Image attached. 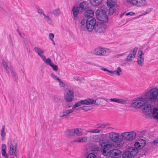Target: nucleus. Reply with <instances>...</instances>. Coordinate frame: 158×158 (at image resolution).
Returning a JSON list of instances; mask_svg holds the SVG:
<instances>
[{
	"label": "nucleus",
	"mask_w": 158,
	"mask_h": 158,
	"mask_svg": "<svg viewBox=\"0 0 158 158\" xmlns=\"http://www.w3.org/2000/svg\"><path fill=\"white\" fill-rule=\"evenodd\" d=\"M135 14V13L132 12H130L127 13L126 14V15L127 16L129 15H134Z\"/></svg>",
	"instance_id": "obj_52"
},
{
	"label": "nucleus",
	"mask_w": 158,
	"mask_h": 158,
	"mask_svg": "<svg viewBox=\"0 0 158 158\" xmlns=\"http://www.w3.org/2000/svg\"><path fill=\"white\" fill-rule=\"evenodd\" d=\"M106 10L107 9H101L97 10L96 12V15L97 19L103 22H107L108 20L107 15L106 13Z\"/></svg>",
	"instance_id": "obj_4"
},
{
	"label": "nucleus",
	"mask_w": 158,
	"mask_h": 158,
	"mask_svg": "<svg viewBox=\"0 0 158 158\" xmlns=\"http://www.w3.org/2000/svg\"><path fill=\"white\" fill-rule=\"evenodd\" d=\"M94 15V11L92 10H87L84 13V15L88 18H94L93 17Z\"/></svg>",
	"instance_id": "obj_26"
},
{
	"label": "nucleus",
	"mask_w": 158,
	"mask_h": 158,
	"mask_svg": "<svg viewBox=\"0 0 158 158\" xmlns=\"http://www.w3.org/2000/svg\"><path fill=\"white\" fill-rule=\"evenodd\" d=\"M120 136L119 133L114 132H111L109 135L110 140L114 143V146L119 148L122 147L124 143L123 138Z\"/></svg>",
	"instance_id": "obj_2"
},
{
	"label": "nucleus",
	"mask_w": 158,
	"mask_h": 158,
	"mask_svg": "<svg viewBox=\"0 0 158 158\" xmlns=\"http://www.w3.org/2000/svg\"><path fill=\"white\" fill-rule=\"evenodd\" d=\"M38 12L41 15H43V16H45V14H44V13L43 10H42V9H39L38 10Z\"/></svg>",
	"instance_id": "obj_47"
},
{
	"label": "nucleus",
	"mask_w": 158,
	"mask_h": 158,
	"mask_svg": "<svg viewBox=\"0 0 158 158\" xmlns=\"http://www.w3.org/2000/svg\"><path fill=\"white\" fill-rule=\"evenodd\" d=\"M143 109L144 111L146 112L147 113L146 114L148 115L150 114H152V109L151 108V105L149 104H147L144 106L143 107Z\"/></svg>",
	"instance_id": "obj_25"
},
{
	"label": "nucleus",
	"mask_w": 158,
	"mask_h": 158,
	"mask_svg": "<svg viewBox=\"0 0 158 158\" xmlns=\"http://www.w3.org/2000/svg\"><path fill=\"white\" fill-rule=\"evenodd\" d=\"M145 145H144V144H141L139 143H137V142L135 143V146H137V148L138 149H140L143 148Z\"/></svg>",
	"instance_id": "obj_41"
},
{
	"label": "nucleus",
	"mask_w": 158,
	"mask_h": 158,
	"mask_svg": "<svg viewBox=\"0 0 158 158\" xmlns=\"http://www.w3.org/2000/svg\"><path fill=\"white\" fill-rule=\"evenodd\" d=\"M5 68L7 73H9V72H10L11 70L10 69V67H8V66H7V68L5 67Z\"/></svg>",
	"instance_id": "obj_53"
},
{
	"label": "nucleus",
	"mask_w": 158,
	"mask_h": 158,
	"mask_svg": "<svg viewBox=\"0 0 158 158\" xmlns=\"http://www.w3.org/2000/svg\"><path fill=\"white\" fill-rule=\"evenodd\" d=\"M152 10V8H148L145 11L146 12V13L148 14L151 12Z\"/></svg>",
	"instance_id": "obj_49"
},
{
	"label": "nucleus",
	"mask_w": 158,
	"mask_h": 158,
	"mask_svg": "<svg viewBox=\"0 0 158 158\" xmlns=\"http://www.w3.org/2000/svg\"><path fill=\"white\" fill-rule=\"evenodd\" d=\"M72 106V105H67L65 106L66 108H68L71 107Z\"/></svg>",
	"instance_id": "obj_57"
},
{
	"label": "nucleus",
	"mask_w": 158,
	"mask_h": 158,
	"mask_svg": "<svg viewBox=\"0 0 158 158\" xmlns=\"http://www.w3.org/2000/svg\"><path fill=\"white\" fill-rule=\"evenodd\" d=\"M94 53L96 55L101 56H105L107 55L106 49L103 48H97L94 50Z\"/></svg>",
	"instance_id": "obj_13"
},
{
	"label": "nucleus",
	"mask_w": 158,
	"mask_h": 158,
	"mask_svg": "<svg viewBox=\"0 0 158 158\" xmlns=\"http://www.w3.org/2000/svg\"><path fill=\"white\" fill-rule=\"evenodd\" d=\"M52 99H54L56 102H58L60 100L58 97L55 96L52 97Z\"/></svg>",
	"instance_id": "obj_50"
},
{
	"label": "nucleus",
	"mask_w": 158,
	"mask_h": 158,
	"mask_svg": "<svg viewBox=\"0 0 158 158\" xmlns=\"http://www.w3.org/2000/svg\"><path fill=\"white\" fill-rule=\"evenodd\" d=\"M124 55V53H122V54H118V55H117V56H123Z\"/></svg>",
	"instance_id": "obj_61"
},
{
	"label": "nucleus",
	"mask_w": 158,
	"mask_h": 158,
	"mask_svg": "<svg viewBox=\"0 0 158 158\" xmlns=\"http://www.w3.org/2000/svg\"><path fill=\"white\" fill-rule=\"evenodd\" d=\"M104 100L107 102H108V101L110 100L111 102H114L120 104H124L125 102L126 101L125 100L122 99H118L115 98L110 99L105 98L104 99Z\"/></svg>",
	"instance_id": "obj_19"
},
{
	"label": "nucleus",
	"mask_w": 158,
	"mask_h": 158,
	"mask_svg": "<svg viewBox=\"0 0 158 158\" xmlns=\"http://www.w3.org/2000/svg\"><path fill=\"white\" fill-rule=\"evenodd\" d=\"M132 150L131 151H128L125 152V155H127V157L131 158L137 154L136 151L135 150H134L132 148Z\"/></svg>",
	"instance_id": "obj_24"
},
{
	"label": "nucleus",
	"mask_w": 158,
	"mask_h": 158,
	"mask_svg": "<svg viewBox=\"0 0 158 158\" xmlns=\"http://www.w3.org/2000/svg\"><path fill=\"white\" fill-rule=\"evenodd\" d=\"M81 12L86 9L88 7V3L86 2L83 1L81 3L79 6H78Z\"/></svg>",
	"instance_id": "obj_20"
},
{
	"label": "nucleus",
	"mask_w": 158,
	"mask_h": 158,
	"mask_svg": "<svg viewBox=\"0 0 158 158\" xmlns=\"http://www.w3.org/2000/svg\"><path fill=\"white\" fill-rule=\"evenodd\" d=\"M153 142V143H155L156 144L158 143V139L154 140Z\"/></svg>",
	"instance_id": "obj_55"
},
{
	"label": "nucleus",
	"mask_w": 158,
	"mask_h": 158,
	"mask_svg": "<svg viewBox=\"0 0 158 158\" xmlns=\"http://www.w3.org/2000/svg\"><path fill=\"white\" fill-rule=\"evenodd\" d=\"M128 2L133 5L138 7L145 6L148 5L146 0H129Z\"/></svg>",
	"instance_id": "obj_11"
},
{
	"label": "nucleus",
	"mask_w": 158,
	"mask_h": 158,
	"mask_svg": "<svg viewBox=\"0 0 158 158\" xmlns=\"http://www.w3.org/2000/svg\"><path fill=\"white\" fill-rule=\"evenodd\" d=\"M152 114L154 118L158 119V109L157 108H154Z\"/></svg>",
	"instance_id": "obj_30"
},
{
	"label": "nucleus",
	"mask_w": 158,
	"mask_h": 158,
	"mask_svg": "<svg viewBox=\"0 0 158 158\" xmlns=\"http://www.w3.org/2000/svg\"><path fill=\"white\" fill-rule=\"evenodd\" d=\"M76 135L77 136H81L82 135L81 129L79 128H76L75 129Z\"/></svg>",
	"instance_id": "obj_35"
},
{
	"label": "nucleus",
	"mask_w": 158,
	"mask_h": 158,
	"mask_svg": "<svg viewBox=\"0 0 158 158\" xmlns=\"http://www.w3.org/2000/svg\"><path fill=\"white\" fill-rule=\"evenodd\" d=\"M147 14V13H146V11H144V12L142 14H143V15H146V14Z\"/></svg>",
	"instance_id": "obj_64"
},
{
	"label": "nucleus",
	"mask_w": 158,
	"mask_h": 158,
	"mask_svg": "<svg viewBox=\"0 0 158 158\" xmlns=\"http://www.w3.org/2000/svg\"><path fill=\"white\" fill-rule=\"evenodd\" d=\"M50 76L53 79L57 81H58V79H60L57 77V76L55 75L53 73H51L50 74Z\"/></svg>",
	"instance_id": "obj_42"
},
{
	"label": "nucleus",
	"mask_w": 158,
	"mask_h": 158,
	"mask_svg": "<svg viewBox=\"0 0 158 158\" xmlns=\"http://www.w3.org/2000/svg\"><path fill=\"white\" fill-rule=\"evenodd\" d=\"M125 13L124 12V13L121 14L120 15V18H122V16L124 15Z\"/></svg>",
	"instance_id": "obj_60"
},
{
	"label": "nucleus",
	"mask_w": 158,
	"mask_h": 158,
	"mask_svg": "<svg viewBox=\"0 0 158 158\" xmlns=\"http://www.w3.org/2000/svg\"><path fill=\"white\" fill-rule=\"evenodd\" d=\"M98 99L95 100L90 98H88L87 99L81 100L75 103L73 106L72 109L81 106L82 105H97L99 104V102H97Z\"/></svg>",
	"instance_id": "obj_3"
},
{
	"label": "nucleus",
	"mask_w": 158,
	"mask_h": 158,
	"mask_svg": "<svg viewBox=\"0 0 158 158\" xmlns=\"http://www.w3.org/2000/svg\"><path fill=\"white\" fill-rule=\"evenodd\" d=\"M17 147V141L15 139L13 140L10 142V150L9 154L10 156H15L16 152Z\"/></svg>",
	"instance_id": "obj_10"
},
{
	"label": "nucleus",
	"mask_w": 158,
	"mask_h": 158,
	"mask_svg": "<svg viewBox=\"0 0 158 158\" xmlns=\"http://www.w3.org/2000/svg\"><path fill=\"white\" fill-rule=\"evenodd\" d=\"M122 70L120 67H118L117 69L114 71V74H116L117 75L119 76L120 75V73L122 72Z\"/></svg>",
	"instance_id": "obj_38"
},
{
	"label": "nucleus",
	"mask_w": 158,
	"mask_h": 158,
	"mask_svg": "<svg viewBox=\"0 0 158 158\" xmlns=\"http://www.w3.org/2000/svg\"><path fill=\"white\" fill-rule=\"evenodd\" d=\"M59 83V85L60 87H64L65 86V84L62 82L60 79H58V81Z\"/></svg>",
	"instance_id": "obj_46"
},
{
	"label": "nucleus",
	"mask_w": 158,
	"mask_h": 158,
	"mask_svg": "<svg viewBox=\"0 0 158 158\" xmlns=\"http://www.w3.org/2000/svg\"><path fill=\"white\" fill-rule=\"evenodd\" d=\"M87 140V138L85 137L83 138H79L73 140V142H83Z\"/></svg>",
	"instance_id": "obj_32"
},
{
	"label": "nucleus",
	"mask_w": 158,
	"mask_h": 158,
	"mask_svg": "<svg viewBox=\"0 0 158 158\" xmlns=\"http://www.w3.org/2000/svg\"><path fill=\"white\" fill-rule=\"evenodd\" d=\"M146 103V99L144 98H141L132 104L131 106L136 108H139L143 106Z\"/></svg>",
	"instance_id": "obj_12"
},
{
	"label": "nucleus",
	"mask_w": 158,
	"mask_h": 158,
	"mask_svg": "<svg viewBox=\"0 0 158 158\" xmlns=\"http://www.w3.org/2000/svg\"><path fill=\"white\" fill-rule=\"evenodd\" d=\"M73 110L72 109H64L63 110L61 111L59 114V116L60 117H65V118L66 117L69 116V114L73 112Z\"/></svg>",
	"instance_id": "obj_16"
},
{
	"label": "nucleus",
	"mask_w": 158,
	"mask_h": 158,
	"mask_svg": "<svg viewBox=\"0 0 158 158\" xmlns=\"http://www.w3.org/2000/svg\"><path fill=\"white\" fill-rule=\"evenodd\" d=\"M144 59H138L137 61V64L140 66H142L144 64Z\"/></svg>",
	"instance_id": "obj_39"
},
{
	"label": "nucleus",
	"mask_w": 158,
	"mask_h": 158,
	"mask_svg": "<svg viewBox=\"0 0 158 158\" xmlns=\"http://www.w3.org/2000/svg\"><path fill=\"white\" fill-rule=\"evenodd\" d=\"M44 62L47 65H49L51 66L54 71H57L58 70V67L57 65L53 63L52 62L51 60L49 58L47 59L44 61Z\"/></svg>",
	"instance_id": "obj_18"
},
{
	"label": "nucleus",
	"mask_w": 158,
	"mask_h": 158,
	"mask_svg": "<svg viewBox=\"0 0 158 158\" xmlns=\"http://www.w3.org/2000/svg\"><path fill=\"white\" fill-rule=\"evenodd\" d=\"M18 34H19V35L21 37L23 38V36L21 34V33H20V32H19Z\"/></svg>",
	"instance_id": "obj_62"
},
{
	"label": "nucleus",
	"mask_w": 158,
	"mask_h": 158,
	"mask_svg": "<svg viewBox=\"0 0 158 158\" xmlns=\"http://www.w3.org/2000/svg\"><path fill=\"white\" fill-rule=\"evenodd\" d=\"M138 54L139 55V56H138V59H144V56L142 55V54H140L139 51L138 52Z\"/></svg>",
	"instance_id": "obj_51"
},
{
	"label": "nucleus",
	"mask_w": 158,
	"mask_h": 158,
	"mask_svg": "<svg viewBox=\"0 0 158 158\" xmlns=\"http://www.w3.org/2000/svg\"><path fill=\"white\" fill-rule=\"evenodd\" d=\"M144 96L146 102L148 101L149 103H155L158 100V89L156 87L153 88L146 92Z\"/></svg>",
	"instance_id": "obj_1"
},
{
	"label": "nucleus",
	"mask_w": 158,
	"mask_h": 158,
	"mask_svg": "<svg viewBox=\"0 0 158 158\" xmlns=\"http://www.w3.org/2000/svg\"><path fill=\"white\" fill-rule=\"evenodd\" d=\"M115 2L113 0H107V4L109 8L108 10V14L109 15H111L115 12L116 9L115 7Z\"/></svg>",
	"instance_id": "obj_9"
},
{
	"label": "nucleus",
	"mask_w": 158,
	"mask_h": 158,
	"mask_svg": "<svg viewBox=\"0 0 158 158\" xmlns=\"http://www.w3.org/2000/svg\"><path fill=\"white\" fill-rule=\"evenodd\" d=\"M74 91L73 88H71L68 91H65L64 93V98L66 101L68 102H71L74 99Z\"/></svg>",
	"instance_id": "obj_7"
},
{
	"label": "nucleus",
	"mask_w": 158,
	"mask_h": 158,
	"mask_svg": "<svg viewBox=\"0 0 158 158\" xmlns=\"http://www.w3.org/2000/svg\"><path fill=\"white\" fill-rule=\"evenodd\" d=\"M2 156L4 158H8V155L6 153V145L5 144H3L2 146Z\"/></svg>",
	"instance_id": "obj_27"
},
{
	"label": "nucleus",
	"mask_w": 158,
	"mask_h": 158,
	"mask_svg": "<svg viewBox=\"0 0 158 158\" xmlns=\"http://www.w3.org/2000/svg\"><path fill=\"white\" fill-rule=\"evenodd\" d=\"M103 0H90L91 4L94 6H99L102 2Z\"/></svg>",
	"instance_id": "obj_29"
},
{
	"label": "nucleus",
	"mask_w": 158,
	"mask_h": 158,
	"mask_svg": "<svg viewBox=\"0 0 158 158\" xmlns=\"http://www.w3.org/2000/svg\"><path fill=\"white\" fill-rule=\"evenodd\" d=\"M102 70H103L105 71H108V69H106V68H103V69H102Z\"/></svg>",
	"instance_id": "obj_63"
},
{
	"label": "nucleus",
	"mask_w": 158,
	"mask_h": 158,
	"mask_svg": "<svg viewBox=\"0 0 158 158\" xmlns=\"http://www.w3.org/2000/svg\"><path fill=\"white\" fill-rule=\"evenodd\" d=\"M79 109H81L82 110H83L85 111H87L89 110L92 109V108H91V107H90V106H84L81 107H80Z\"/></svg>",
	"instance_id": "obj_40"
},
{
	"label": "nucleus",
	"mask_w": 158,
	"mask_h": 158,
	"mask_svg": "<svg viewBox=\"0 0 158 158\" xmlns=\"http://www.w3.org/2000/svg\"><path fill=\"white\" fill-rule=\"evenodd\" d=\"M138 49V48L136 47L130 52L126 59L127 61H131L135 58Z\"/></svg>",
	"instance_id": "obj_14"
},
{
	"label": "nucleus",
	"mask_w": 158,
	"mask_h": 158,
	"mask_svg": "<svg viewBox=\"0 0 158 158\" xmlns=\"http://www.w3.org/2000/svg\"><path fill=\"white\" fill-rule=\"evenodd\" d=\"M66 132L69 133V136L76 135L75 129H68L66 131Z\"/></svg>",
	"instance_id": "obj_33"
},
{
	"label": "nucleus",
	"mask_w": 158,
	"mask_h": 158,
	"mask_svg": "<svg viewBox=\"0 0 158 158\" xmlns=\"http://www.w3.org/2000/svg\"><path fill=\"white\" fill-rule=\"evenodd\" d=\"M49 39H50L51 40H53L54 37V35L53 33H49Z\"/></svg>",
	"instance_id": "obj_48"
},
{
	"label": "nucleus",
	"mask_w": 158,
	"mask_h": 158,
	"mask_svg": "<svg viewBox=\"0 0 158 158\" xmlns=\"http://www.w3.org/2000/svg\"><path fill=\"white\" fill-rule=\"evenodd\" d=\"M106 27L103 23L96 24L95 26V30L99 33L104 32L105 31Z\"/></svg>",
	"instance_id": "obj_17"
},
{
	"label": "nucleus",
	"mask_w": 158,
	"mask_h": 158,
	"mask_svg": "<svg viewBox=\"0 0 158 158\" xmlns=\"http://www.w3.org/2000/svg\"><path fill=\"white\" fill-rule=\"evenodd\" d=\"M137 143L142 144H144V145L146 144V141L145 140L143 139H141L139 140L138 142H137Z\"/></svg>",
	"instance_id": "obj_45"
},
{
	"label": "nucleus",
	"mask_w": 158,
	"mask_h": 158,
	"mask_svg": "<svg viewBox=\"0 0 158 158\" xmlns=\"http://www.w3.org/2000/svg\"><path fill=\"white\" fill-rule=\"evenodd\" d=\"M139 52L140 53V54H142V55L143 56L144 54L143 52H142V50H141L140 49H139Z\"/></svg>",
	"instance_id": "obj_56"
},
{
	"label": "nucleus",
	"mask_w": 158,
	"mask_h": 158,
	"mask_svg": "<svg viewBox=\"0 0 158 158\" xmlns=\"http://www.w3.org/2000/svg\"><path fill=\"white\" fill-rule=\"evenodd\" d=\"M96 25V20L94 18H89L87 19L86 30L89 31L91 32L93 30Z\"/></svg>",
	"instance_id": "obj_6"
},
{
	"label": "nucleus",
	"mask_w": 158,
	"mask_h": 158,
	"mask_svg": "<svg viewBox=\"0 0 158 158\" xmlns=\"http://www.w3.org/2000/svg\"><path fill=\"white\" fill-rule=\"evenodd\" d=\"M107 124H98L97 125V128H98L100 131V133L101 132L105 129H108L109 127H108Z\"/></svg>",
	"instance_id": "obj_23"
},
{
	"label": "nucleus",
	"mask_w": 158,
	"mask_h": 158,
	"mask_svg": "<svg viewBox=\"0 0 158 158\" xmlns=\"http://www.w3.org/2000/svg\"><path fill=\"white\" fill-rule=\"evenodd\" d=\"M10 69L12 75L13 76H15L16 75V73L15 71H14L13 67L12 66H10Z\"/></svg>",
	"instance_id": "obj_43"
},
{
	"label": "nucleus",
	"mask_w": 158,
	"mask_h": 158,
	"mask_svg": "<svg viewBox=\"0 0 158 158\" xmlns=\"http://www.w3.org/2000/svg\"><path fill=\"white\" fill-rule=\"evenodd\" d=\"M34 50L44 61L47 59L45 56L42 55L44 53V51L41 48L38 47H36L34 48Z\"/></svg>",
	"instance_id": "obj_15"
},
{
	"label": "nucleus",
	"mask_w": 158,
	"mask_h": 158,
	"mask_svg": "<svg viewBox=\"0 0 158 158\" xmlns=\"http://www.w3.org/2000/svg\"><path fill=\"white\" fill-rule=\"evenodd\" d=\"M87 23V19H82L81 20L80 24L81 28L82 30L85 31L86 30V23Z\"/></svg>",
	"instance_id": "obj_28"
},
{
	"label": "nucleus",
	"mask_w": 158,
	"mask_h": 158,
	"mask_svg": "<svg viewBox=\"0 0 158 158\" xmlns=\"http://www.w3.org/2000/svg\"><path fill=\"white\" fill-rule=\"evenodd\" d=\"M5 126L3 125L2 127L1 132V135L2 136V140H3L5 138L6 133L5 132Z\"/></svg>",
	"instance_id": "obj_31"
},
{
	"label": "nucleus",
	"mask_w": 158,
	"mask_h": 158,
	"mask_svg": "<svg viewBox=\"0 0 158 158\" xmlns=\"http://www.w3.org/2000/svg\"><path fill=\"white\" fill-rule=\"evenodd\" d=\"M121 135L123 137V139H124L126 140H132L135 139L136 133L134 131H131L122 133Z\"/></svg>",
	"instance_id": "obj_8"
},
{
	"label": "nucleus",
	"mask_w": 158,
	"mask_h": 158,
	"mask_svg": "<svg viewBox=\"0 0 158 158\" xmlns=\"http://www.w3.org/2000/svg\"><path fill=\"white\" fill-rule=\"evenodd\" d=\"M73 19H77L78 14L80 12L78 7L74 6L73 8Z\"/></svg>",
	"instance_id": "obj_22"
},
{
	"label": "nucleus",
	"mask_w": 158,
	"mask_h": 158,
	"mask_svg": "<svg viewBox=\"0 0 158 158\" xmlns=\"http://www.w3.org/2000/svg\"><path fill=\"white\" fill-rule=\"evenodd\" d=\"M100 144L101 147V150L104 155L106 154V152L107 153L109 152V154L110 151L114 146V144L111 142L108 143H106L105 142H102L100 143Z\"/></svg>",
	"instance_id": "obj_5"
},
{
	"label": "nucleus",
	"mask_w": 158,
	"mask_h": 158,
	"mask_svg": "<svg viewBox=\"0 0 158 158\" xmlns=\"http://www.w3.org/2000/svg\"><path fill=\"white\" fill-rule=\"evenodd\" d=\"M87 158H96V156L95 154L93 153H90L88 155Z\"/></svg>",
	"instance_id": "obj_44"
},
{
	"label": "nucleus",
	"mask_w": 158,
	"mask_h": 158,
	"mask_svg": "<svg viewBox=\"0 0 158 158\" xmlns=\"http://www.w3.org/2000/svg\"><path fill=\"white\" fill-rule=\"evenodd\" d=\"M60 13V11L59 9H57L52 11V14L56 16H59Z\"/></svg>",
	"instance_id": "obj_34"
},
{
	"label": "nucleus",
	"mask_w": 158,
	"mask_h": 158,
	"mask_svg": "<svg viewBox=\"0 0 158 158\" xmlns=\"http://www.w3.org/2000/svg\"><path fill=\"white\" fill-rule=\"evenodd\" d=\"M110 155H114L115 156H119L121 155V151L119 149H113L110 151Z\"/></svg>",
	"instance_id": "obj_21"
},
{
	"label": "nucleus",
	"mask_w": 158,
	"mask_h": 158,
	"mask_svg": "<svg viewBox=\"0 0 158 158\" xmlns=\"http://www.w3.org/2000/svg\"><path fill=\"white\" fill-rule=\"evenodd\" d=\"M108 72L110 73H111L112 74H111L112 75H113V74H114V71H111V70H108Z\"/></svg>",
	"instance_id": "obj_58"
},
{
	"label": "nucleus",
	"mask_w": 158,
	"mask_h": 158,
	"mask_svg": "<svg viewBox=\"0 0 158 158\" xmlns=\"http://www.w3.org/2000/svg\"><path fill=\"white\" fill-rule=\"evenodd\" d=\"M2 64L5 68H7V66H8L7 64L6 63V62L3 61L2 63Z\"/></svg>",
	"instance_id": "obj_54"
},
{
	"label": "nucleus",
	"mask_w": 158,
	"mask_h": 158,
	"mask_svg": "<svg viewBox=\"0 0 158 158\" xmlns=\"http://www.w3.org/2000/svg\"><path fill=\"white\" fill-rule=\"evenodd\" d=\"M44 19H45L47 22L49 24H51L52 21L51 18L48 16H46L45 15V16H44Z\"/></svg>",
	"instance_id": "obj_36"
},
{
	"label": "nucleus",
	"mask_w": 158,
	"mask_h": 158,
	"mask_svg": "<svg viewBox=\"0 0 158 158\" xmlns=\"http://www.w3.org/2000/svg\"><path fill=\"white\" fill-rule=\"evenodd\" d=\"M73 78L76 81H78L79 80V77H74Z\"/></svg>",
	"instance_id": "obj_59"
},
{
	"label": "nucleus",
	"mask_w": 158,
	"mask_h": 158,
	"mask_svg": "<svg viewBox=\"0 0 158 158\" xmlns=\"http://www.w3.org/2000/svg\"><path fill=\"white\" fill-rule=\"evenodd\" d=\"M87 132L93 133H100V131L99 130L98 128H97L96 129H91L90 130L88 131Z\"/></svg>",
	"instance_id": "obj_37"
}]
</instances>
